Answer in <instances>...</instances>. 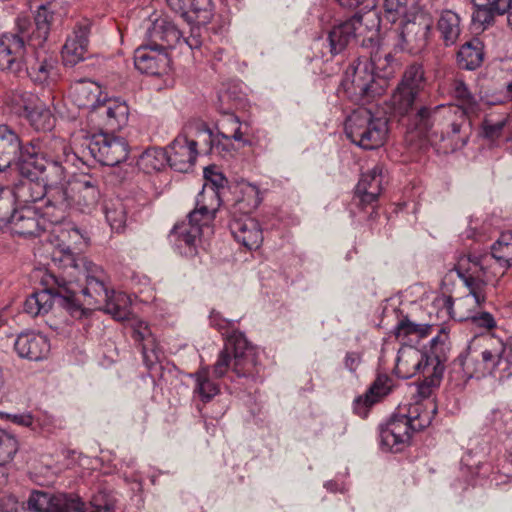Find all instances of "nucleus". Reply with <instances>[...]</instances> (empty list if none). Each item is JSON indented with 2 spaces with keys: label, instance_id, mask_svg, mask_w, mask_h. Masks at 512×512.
<instances>
[{
  "label": "nucleus",
  "instance_id": "1",
  "mask_svg": "<svg viewBox=\"0 0 512 512\" xmlns=\"http://www.w3.org/2000/svg\"><path fill=\"white\" fill-rule=\"evenodd\" d=\"M426 87L423 65L413 63L407 66L390 98L393 115L408 117L409 122L420 132L426 133L440 126L443 137L459 135L456 145L465 146L472 130L471 118L477 114L445 104L433 106L425 103L423 94Z\"/></svg>",
  "mask_w": 512,
  "mask_h": 512
},
{
  "label": "nucleus",
  "instance_id": "2",
  "mask_svg": "<svg viewBox=\"0 0 512 512\" xmlns=\"http://www.w3.org/2000/svg\"><path fill=\"white\" fill-rule=\"evenodd\" d=\"M379 62L380 58L376 57L371 62L358 60L346 70L341 83L346 96L361 105L347 117L345 134L352 143L365 150L381 147L388 135L387 118L376 117L363 107L386 91L387 81L374 73V66L383 67Z\"/></svg>",
  "mask_w": 512,
  "mask_h": 512
},
{
  "label": "nucleus",
  "instance_id": "3",
  "mask_svg": "<svg viewBox=\"0 0 512 512\" xmlns=\"http://www.w3.org/2000/svg\"><path fill=\"white\" fill-rule=\"evenodd\" d=\"M50 146L54 155L48 152L39 154L35 146H31L30 155L21 164L20 174L39 178L48 188V201L56 206L58 215H62L68 213L73 202L65 164L73 163L77 156L62 139L53 140Z\"/></svg>",
  "mask_w": 512,
  "mask_h": 512
},
{
  "label": "nucleus",
  "instance_id": "4",
  "mask_svg": "<svg viewBox=\"0 0 512 512\" xmlns=\"http://www.w3.org/2000/svg\"><path fill=\"white\" fill-rule=\"evenodd\" d=\"M210 325L226 335L225 348L220 352L214 364L216 377H223L231 365L230 351L233 353V372L239 378L256 382L260 377L261 366L257 359V349L251 345L245 335L235 329L236 321L223 318L219 312L212 311Z\"/></svg>",
  "mask_w": 512,
  "mask_h": 512
},
{
  "label": "nucleus",
  "instance_id": "5",
  "mask_svg": "<svg viewBox=\"0 0 512 512\" xmlns=\"http://www.w3.org/2000/svg\"><path fill=\"white\" fill-rule=\"evenodd\" d=\"M458 359L471 377L491 375L499 380L509 379L512 376V337L502 342L489 334L476 335Z\"/></svg>",
  "mask_w": 512,
  "mask_h": 512
},
{
  "label": "nucleus",
  "instance_id": "6",
  "mask_svg": "<svg viewBox=\"0 0 512 512\" xmlns=\"http://www.w3.org/2000/svg\"><path fill=\"white\" fill-rule=\"evenodd\" d=\"M422 0H384L386 17L395 22L396 16L407 17L397 33L395 48L402 52L418 54L425 49L431 34V21L419 14Z\"/></svg>",
  "mask_w": 512,
  "mask_h": 512
},
{
  "label": "nucleus",
  "instance_id": "7",
  "mask_svg": "<svg viewBox=\"0 0 512 512\" xmlns=\"http://www.w3.org/2000/svg\"><path fill=\"white\" fill-rule=\"evenodd\" d=\"M424 405L410 404L407 413L394 415L380 426V445L382 450L400 452L407 445L414 431L428 427L437 413V405L432 401Z\"/></svg>",
  "mask_w": 512,
  "mask_h": 512
},
{
  "label": "nucleus",
  "instance_id": "8",
  "mask_svg": "<svg viewBox=\"0 0 512 512\" xmlns=\"http://www.w3.org/2000/svg\"><path fill=\"white\" fill-rule=\"evenodd\" d=\"M45 288L28 296L24 302V312L32 317L47 314L54 303L66 309L71 316L80 318L84 314L82 304L75 299L73 280L63 275L48 274L43 279Z\"/></svg>",
  "mask_w": 512,
  "mask_h": 512
},
{
  "label": "nucleus",
  "instance_id": "9",
  "mask_svg": "<svg viewBox=\"0 0 512 512\" xmlns=\"http://www.w3.org/2000/svg\"><path fill=\"white\" fill-rule=\"evenodd\" d=\"M116 502L114 494L107 491L94 494L88 505L72 494L33 491L27 506L36 512H116Z\"/></svg>",
  "mask_w": 512,
  "mask_h": 512
},
{
  "label": "nucleus",
  "instance_id": "10",
  "mask_svg": "<svg viewBox=\"0 0 512 512\" xmlns=\"http://www.w3.org/2000/svg\"><path fill=\"white\" fill-rule=\"evenodd\" d=\"M238 197L230 208L229 230L234 239L249 250L257 249L263 241V232L259 222L248 214L256 209L261 199L255 185L247 184L241 188Z\"/></svg>",
  "mask_w": 512,
  "mask_h": 512
},
{
  "label": "nucleus",
  "instance_id": "11",
  "mask_svg": "<svg viewBox=\"0 0 512 512\" xmlns=\"http://www.w3.org/2000/svg\"><path fill=\"white\" fill-rule=\"evenodd\" d=\"M379 20L375 11L364 14L355 13L352 17L332 26L325 38L320 37L313 43L315 49L321 47V56L333 58L344 55L353 42L364 36L367 30L378 28Z\"/></svg>",
  "mask_w": 512,
  "mask_h": 512
},
{
  "label": "nucleus",
  "instance_id": "12",
  "mask_svg": "<svg viewBox=\"0 0 512 512\" xmlns=\"http://www.w3.org/2000/svg\"><path fill=\"white\" fill-rule=\"evenodd\" d=\"M491 266L492 257L488 253H468L458 258L455 271L470 291L469 295L462 300L463 303L473 302L481 306L485 302L484 288L495 275V272L491 271Z\"/></svg>",
  "mask_w": 512,
  "mask_h": 512
},
{
  "label": "nucleus",
  "instance_id": "13",
  "mask_svg": "<svg viewBox=\"0 0 512 512\" xmlns=\"http://www.w3.org/2000/svg\"><path fill=\"white\" fill-rule=\"evenodd\" d=\"M61 275L67 280H73L75 295L81 292L84 302L89 306L100 308L111 292L107 285V273L101 266L91 261H82L78 270H68Z\"/></svg>",
  "mask_w": 512,
  "mask_h": 512
},
{
  "label": "nucleus",
  "instance_id": "14",
  "mask_svg": "<svg viewBox=\"0 0 512 512\" xmlns=\"http://www.w3.org/2000/svg\"><path fill=\"white\" fill-rule=\"evenodd\" d=\"M187 218V221L174 225L169 240L179 254L192 257L197 253L203 227L209 226L214 220L212 208L201 205L200 208H194Z\"/></svg>",
  "mask_w": 512,
  "mask_h": 512
},
{
  "label": "nucleus",
  "instance_id": "15",
  "mask_svg": "<svg viewBox=\"0 0 512 512\" xmlns=\"http://www.w3.org/2000/svg\"><path fill=\"white\" fill-rule=\"evenodd\" d=\"M28 23L24 19H17L16 32L0 35V70L8 71L19 76L24 72L25 55L33 47L27 44Z\"/></svg>",
  "mask_w": 512,
  "mask_h": 512
},
{
  "label": "nucleus",
  "instance_id": "16",
  "mask_svg": "<svg viewBox=\"0 0 512 512\" xmlns=\"http://www.w3.org/2000/svg\"><path fill=\"white\" fill-rule=\"evenodd\" d=\"M57 237L59 242L52 254L53 262L63 272L78 270L82 261H87L81 256L82 249L87 244L85 235L78 227L69 223L59 230Z\"/></svg>",
  "mask_w": 512,
  "mask_h": 512
},
{
  "label": "nucleus",
  "instance_id": "17",
  "mask_svg": "<svg viewBox=\"0 0 512 512\" xmlns=\"http://www.w3.org/2000/svg\"><path fill=\"white\" fill-rule=\"evenodd\" d=\"M13 189L17 201L28 204L38 203L37 209H43V216L52 224H60L67 217L68 213L58 215L57 208L48 201V188L39 178L24 177ZM28 206V205H25Z\"/></svg>",
  "mask_w": 512,
  "mask_h": 512
},
{
  "label": "nucleus",
  "instance_id": "18",
  "mask_svg": "<svg viewBox=\"0 0 512 512\" xmlns=\"http://www.w3.org/2000/svg\"><path fill=\"white\" fill-rule=\"evenodd\" d=\"M110 132L93 134L86 144L89 154L100 164L116 166L127 159L129 148L127 141Z\"/></svg>",
  "mask_w": 512,
  "mask_h": 512
},
{
  "label": "nucleus",
  "instance_id": "19",
  "mask_svg": "<svg viewBox=\"0 0 512 512\" xmlns=\"http://www.w3.org/2000/svg\"><path fill=\"white\" fill-rule=\"evenodd\" d=\"M32 143L22 145L19 136L7 125H0V172L15 166L20 172L21 164L31 153Z\"/></svg>",
  "mask_w": 512,
  "mask_h": 512
},
{
  "label": "nucleus",
  "instance_id": "20",
  "mask_svg": "<svg viewBox=\"0 0 512 512\" xmlns=\"http://www.w3.org/2000/svg\"><path fill=\"white\" fill-rule=\"evenodd\" d=\"M32 56L25 55L24 72L37 84L55 82L60 76L58 59L40 48L31 50Z\"/></svg>",
  "mask_w": 512,
  "mask_h": 512
},
{
  "label": "nucleus",
  "instance_id": "21",
  "mask_svg": "<svg viewBox=\"0 0 512 512\" xmlns=\"http://www.w3.org/2000/svg\"><path fill=\"white\" fill-rule=\"evenodd\" d=\"M384 172V166L376 164L372 169L362 173L353 197V202L357 206L362 209L371 207L374 210L386 178Z\"/></svg>",
  "mask_w": 512,
  "mask_h": 512
},
{
  "label": "nucleus",
  "instance_id": "22",
  "mask_svg": "<svg viewBox=\"0 0 512 512\" xmlns=\"http://www.w3.org/2000/svg\"><path fill=\"white\" fill-rule=\"evenodd\" d=\"M98 107L91 120L96 121L97 125L107 132L114 133L127 125L129 108L124 101L106 95Z\"/></svg>",
  "mask_w": 512,
  "mask_h": 512
},
{
  "label": "nucleus",
  "instance_id": "23",
  "mask_svg": "<svg viewBox=\"0 0 512 512\" xmlns=\"http://www.w3.org/2000/svg\"><path fill=\"white\" fill-rule=\"evenodd\" d=\"M54 3L42 4L38 7L34 21L32 22L28 17H18L17 19H24L28 23L27 27V44L28 47L42 48L43 44L48 38L51 25L56 19Z\"/></svg>",
  "mask_w": 512,
  "mask_h": 512
},
{
  "label": "nucleus",
  "instance_id": "24",
  "mask_svg": "<svg viewBox=\"0 0 512 512\" xmlns=\"http://www.w3.org/2000/svg\"><path fill=\"white\" fill-rule=\"evenodd\" d=\"M449 336L445 328H440L438 334L430 341L428 349L422 352L425 360L423 368H426L429 375L432 376V382L441 380L443 377L445 365L449 352Z\"/></svg>",
  "mask_w": 512,
  "mask_h": 512
},
{
  "label": "nucleus",
  "instance_id": "25",
  "mask_svg": "<svg viewBox=\"0 0 512 512\" xmlns=\"http://www.w3.org/2000/svg\"><path fill=\"white\" fill-rule=\"evenodd\" d=\"M168 6L188 24L201 26L213 17L211 0H166Z\"/></svg>",
  "mask_w": 512,
  "mask_h": 512
},
{
  "label": "nucleus",
  "instance_id": "26",
  "mask_svg": "<svg viewBox=\"0 0 512 512\" xmlns=\"http://www.w3.org/2000/svg\"><path fill=\"white\" fill-rule=\"evenodd\" d=\"M169 62L168 54L149 41L134 51L135 68L142 74L160 75L166 71Z\"/></svg>",
  "mask_w": 512,
  "mask_h": 512
},
{
  "label": "nucleus",
  "instance_id": "27",
  "mask_svg": "<svg viewBox=\"0 0 512 512\" xmlns=\"http://www.w3.org/2000/svg\"><path fill=\"white\" fill-rule=\"evenodd\" d=\"M166 150L169 166L178 172H187L191 169L198 155L197 141L189 139L185 134L178 135Z\"/></svg>",
  "mask_w": 512,
  "mask_h": 512
},
{
  "label": "nucleus",
  "instance_id": "28",
  "mask_svg": "<svg viewBox=\"0 0 512 512\" xmlns=\"http://www.w3.org/2000/svg\"><path fill=\"white\" fill-rule=\"evenodd\" d=\"M204 178L206 182L196 198L195 208H200L201 204L207 208H212V215L215 218L221 204L220 191L226 187L228 180L214 167L204 169Z\"/></svg>",
  "mask_w": 512,
  "mask_h": 512
},
{
  "label": "nucleus",
  "instance_id": "29",
  "mask_svg": "<svg viewBox=\"0 0 512 512\" xmlns=\"http://www.w3.org/2000/svg\"><path fill=\"white\" fill-rule=\"evenodd\" d=\"M89 34L90 25L88 23H80L75 26L61 51L65 66L73 67L85 59L88 51Z\"/></svg>",
  "mask_w": 512,
  "mask_h": 512
},
{
  "label": "nucleus",
  "instance_id": "30",
  "mask_svg": "<svg viewBox=\"0 0 512 512\" xmlns=\"http://www.w3.org/2000/svg\"><path fill=\"white\" fill-rule=\"evenodd\" d=\"M36 207L23 206L14 212V217L8 224L11 231L21 237H37L45 230V218L40 216Z\"/></svg>",
  "mask_w": 512,
  "mask_h": 512
},
{
  "label": "nucleus",
  "instance_id": "31",
  "mask_svg": "<svg viewBox=\"0 0 512 512\" xmlns=\"http://www.w3.org/2000/svg\"><path fill=\"white\" fill-rule=\"evenodd\" d=\"M14 349L21 358L40 361L48 355L50 344L48 339L42 334L24 332L17 336L14 342Z\"/></svg>",
  "mask_w": 512,
  "mask_h": 512
},
{
  "label": "nucleus",
  "instance_id": "32",
  "mask_svg": "<svg viewBox=\"0 0 512 512\" xmlns=\"http://www.w3.org/2000/svg\"><path fill=\"white\" fill-rule=\"evenodd\" d=\"M392 390V379L387 375H379L369 389L358 396L353 402L354 412L362 417H367L370 408Z\"/></svg>",
  "mask_w": 512,
  "mask_h": 512
},
{
  "label": "nucleus",
  "instance_id": "33",
  "mask_svg": "<svg viewBox=\"0 0 512 512\" xmlns=\"http://www.w3.org/2000/svg\"><path fill=\"white\" fill-rule=\"evenodd\" d=\"M132 338L141 345L143 362L151 370L159 362L162 351L156 343L149 326L143 321H136L132 325Z\"/></svg>",
  "mask_w": 512,
  "mask_h": 512
},
{
  "label": "nucleus",
  "instance_id": "34",
  "mask_svg": "<svg viewBox=\"0 0 512 512\" xmlns=\"http://www.w3.org/2000/svg\"><path fill=\"white\" fill-rule=\"evenodd\" d=\"M106 95V93L102 92L101 86L93 81L76 83L71 90L74 104L80 109L88 110L91 118L94 117L99 108L98 106L101 105Z\"/></svg>",
  "mask_w": 512,
  "mask_h": 512
},
{
  "label": "nucleus",
  "instance_id": "35",
  "mask_svg": "<svg viewBox=\"0 0 512 512\" xmlns=\"http://www.w3.org/2000/svg\"><path fill=\"white\" fill-rule=\"evenodd\" d=\"M148 41L166 52L182 39V32L176 25L165 19L156 20L147 31Z\"/></svg>",
  "mask_w": 512,
  "mask_h": 512
},
{
  "label": "nucleus",
  "instance_id": "36",
  "mask_svg": "<svg viewBox=\"0 0 512 512\" xmlns=\"http://www.w3.org/2000/svg\"><path fill=\"white\" fill-rule=\"evenodd\" d=\"M425 360L422 351L412 346H403L398 350L394 373L402 379H409L418 372L423 373Z\"/></svg>",
  "mask_w": 512,
  "mask_h": 512
},
{
  "label": "nucleus",
  "instance_id": "37",
  "mask_svg": "<svg viewBox=\"0 0 512 512\" xmlns=\"http://www.w3.org/2000/svg\"><path fill=\"white\" fill-rule=\"evenodd\" d=\"M70 195L73 198L70 209L76 206L80 211H89L97 204L100 198V191L96 185V180L89 178L79 180L73 185H69Z\"/></svg>",
  "mask_w": 512,
  "mask_h": 512
},
{
  "label": "nucleus",
  "instance_id": "38",
  "mask_svg": "<svg viewBox=\"0 0 512 512\" xmlns=\"http://www.w3.org/2000/svg\"><path fill=\"white\" fill-rule=\"evenodd\" d=\"M436 30L446 47L455 45L462 32L460 15L451 9L441 10L437 18Z\"/></svg>",
  "mask_w": 512,
  "mask_h": 512
},
{
  "label": "nucleus",
  "instance_id": "39",
  "mask_svg": "<svg viewBox=\"0 0 512 512\" xmlns=\"http://www.w3.org/2000/svg\"><path fill=\"white\" fill-rule=\"evenodd\" d=\"M484 59L483 43L478 38L463 44L457 54L458 64L462 69L475 70Z\"/></svg>",
  "mask_w": 512,
  "mask_h": 512
},
{
  "label": "nucleus",
  "instance_id": "40",
  "mask_svg": "<svg viewBox=\"0 0 512 512\" xmlns=\"http://www.w3.org/2000/svg\"><path fill=\"white\" fill-rule=\"evenodd\" d=\"M102 304L104 305L103 310L118 321L128 320L132 314L131 299L124 292L111 290L108 299L104 300Z\"/></svg>",
  "mask_w": 512,
  "mask_h": 512
},
{
  "label": "nucleus",
  "instance_id": "41",
  "mask_svg": "<svg viewBox=\"0 0 512 512\" xmlns=\"http://www.w3.org/2000/svg\"><path fill=\"white\" fill-rule=\"evenodd\" d=\"M24 116L36 131H50L54 127V116L43 103L25 106Z\"/></svg>",
  "mask_w": 512,
  "mask_h": 512
},
{
  "label": "nucleus",
  "instance_id": "42",
  "mask_svg": "<svg viewBox=\"0 0 512 512\" xmlns=\"http://www.w3.org/2000/svg\"><path fill=\"white\" fill-rule=\"evenodd\" d=\"M103 211L110 228L115 232L124 230L127 223V207L122 199H110L105 202Z\"/></svg>",
  "mask_w": 512,
  "mask_h": 512
},
{
  "label": "nucleus",
  "instance_id": "43",
  "mask_svg": "<svg viewBox=\"0 0 512 512\" xmlns=\"http://www.w3.org/2000/svg\"><path fill=\"white\" fill-rule=\"evenodd\" d=\"M492 261L501 268L507 269L512 266V233H503L491 246Z\"/></svg>",
  "mask_w": 512,
  "mask_h": 512
},
{
  "label": "nucleus",
  "instance_id": "44",
  "mask_svg": "<svg viewBox=\"0 0 512 512\" xmlns=\"http://www.w3.org/2000/svg\"><path fill=\"white\" fill-rule=\"evenodd\" d=\"M453 95L456 104H448L447 106L459 107L461 110L478 114L480 111V105L475 96L470 92L467 85L462 80H455L453 83Z\"/></svg>",
  "mask_w": 512,
  "mask_h": 512
},
{
  "label": "nucleus",
  "instance_id": "45",
  "mask_svg": "<svg viewBox=\"0 0 512 512\" xmlns=\"http://www.w3.org/2000/svg\"><path fill=\"white\" fill-rule=\"evenodd\" d=\"M491 470V467L488 463L476 462L473 460L471 453L465 455L461 460V477L465 478V483L475 486L478 483V480L475 476L479 478L486 477Z\"/></svg>",
  "mask_w": 512,
  "mask_h": 512
},
{
  "label": "nucleus",
  "instance_id": "46",
  "mask_svg": "<svg viewBox=\"0 0 512 512\" xmlns=\"http://www.w3.org/2000/svg\"><path fill=\"white\" fill-rule=\"evenodd\" d=\"M169 165L168 151L164 148H150L144 151L139 159V165L147 172L160 171Z\"/></svg>",
  "mask_w": 512,
  "mask_h": 512
},
{
  "label": "nucleus",
  "instance_id": "47",
  "mask_svg": "<svg viewBox=\"0 0 512 512\" xmlns=\"http://www.w3.org/2000/svg\"><path fill=\"white\" fill-rule=\"evenodd\" d=\"M16 195L10 188L0 187V229L8 226L18 209L14 207Z\"/></svg>",
  "mask_w": 512,
  "mask_h": 512
},
{
  "label": "nucleus",
  "instance_id": "48",
  "mask_svg": "<svg viewBox=\"0 0 512 512\" xmlns=\"http://www.w3.org/2000/svg\"><path fill=\"white\" fill-rule=\"evenodd\" d=\"M19 450V442L14 434L0 429V466L10 463Z\"/></svg>",
  "mask_w": 512,
  "mask_h": 512
},
{
  "label": "nucleus",
  "instance_id": "49",
  "mask_svg": "<svg viewBox=\"0 0 512 512\" xmlns=\"http://www.w3.org/2000/svg\"><path fill=\"white\" fill-rule=\"evenodd\" d=\"M432 326L429 324H417L409 320L407 316L403 317L394 328L396 338H404L409 335H416L419 338L426 337Z\"/></svg>",
  "mask_w": 512,
  "mask_h": 512
},
{
  "label": "nucleus",
  "instance_id": "50",
  "mask_svg": "<svg viewBox=\"0 0 512 512\" xmlns=\"http://www.w3.org/2000/svg\"><path fill=\"white\" fill-rule=\"evenodd\" d=\"M186 129L189 133L193 134L197 138V145L200 143L205 146L204 151L210 153L212 144L215 139V133L210 129L206 123L202 121L190 122Z\"/></svg>",
  "mask_w": 512,
  "mask_h": 512
},
{
  "label": "nucleus",
  "instance_id": "51",
  "mask_svg": "<svg viewBox=\"0 0 512 512\" xmlns=\"http://www.w3.org/2000/svg\"><path fill=\"white\" fill-rule=\"evenodd\" d=\"M196 379L195 391L205 402L210 401L219 393V387L209 377L206 371H199L194 375Z\"/></svg>",
  "mask_w": 512,
  "mask_h": 512
},
{
  "label": "nucleus",
  "instance_id": "52",
  "mask_svg": "<svg viewBox=\"0 0 512 512\" xmlns=\"http://www.w3.org/2000/svg\"><path fill=\"white\" fill-rule=\"evenodd\" d=\"M506 124V118H501L496 121L491 118H485L482 122V134L486 139L490 141L499 139L502 136L503 129Z\"/></svg>",
  "mask_w": 512,
  "mask_h": 512
},
{
  "label": "nucleus",
  "instance_id": "53",
  "mask_svg": "<svg viewBox=\"0 0 512 512\" xmlns=\"http://www.w3.org/2000/svg\"><path fill=\"white\" fill-rule=\"evenodd\" d=\"M422 374L424 376V380L418 387V394L423 398V401H416L414 404L419 403L424 405L423 410L425 411L427 402L432 401L436 405L435 401L430 399L429 396L431 394L432 387L438 386L440 380L432 382V376L429 375V372L426 368H423Z\"/></svg>",
  "mask_w": 512,
  "mask_h": 512
},
{
  "label": "nucleus",
  "instance_id": "54",
  "mask_svg": "<svg viewBox=\"0 0 512 512\" xmlns=\"http://www.w3.org/2000/svg\"><path fill=\"white\" fill-rule=\"evenodd\" d=\"M459 320H470L471 323L479 328L491 330L496 327V321L489 312H476L466 317H460Z\"/></svg>",
  "mask_w": 512,
  "mask_h": 512
},
{
  "label": "nucleus",
  "instance_id": "55",
  "mask_svg": "<svg viewBox=\"0 0 512 512\" xmlns=\"http://www.w3.org/2000/svg\"><path fill=\"white\" fill-rule=\"evenodd\" d=\"M488 420L494 430L502 431L512 422V415L508 410L495 409L489 414Z\"/></svg>",
  "mask_w": 512,
  "mask_h": 512
},
{
  "label": "nucleus",
  "instance_id": "56",
  "mask_svg": "<svg viewBox=\"0 0 512 512\" xmlns=\"http://www.w3.org/2000/svg\"><path fill=\"white\" fill-rule=\"evenodd\" d=\"M233 148V143L229 137V135L224 134L223 132L215 133V139L212 144V148L210 154H218L225 155L229 153Z\"/></svg>",
  "mask_w": 512,
  "mask_h": 512
},
{
  "label": "nucleus",
  "instance_id": "57",
  "mask_svg": "<svg viewBox=\"0 0 512 512\" xmlns=\"http://www.w3.org/2000/svg\"><path fill=\"white\" fill-rule=\"evenodd\" d=\"M474 8L475 10L472 14V20L474 23H479L481 25H489L494 19V14H497L494 4Z\"/></svg>",
  "mask_w": 512,
  "mask_h": 512
},
{
  "label": "nucleus",
  "instance_id": "58",
  "mask_svg": "<svg viewBox=\"0 0 512 512\" xmlns=\"http://www.w3.org/2000/svg\"><path fill=\"white\" fill-rule=\"evenodd\" d=\"M33 431L37 433L49 432L53 424V418L48 414L34 416Z\"/></svg>",
  "mask_w": 512,
  "mask_h": 512
},
{
  "label": "nucleus",
  "instance_id": "59",
  "mask_svg": "<svg viewBox=\"0 0 512 512\" xmlns=\"http://www.w3.org/2000/svg\"><path fill=\"white\" fill-rule=\"evenodd\" d=\"M362 361V355L359 352H347L344 358V366L347 370L354 373Z\"/></svg>",
  "mask_w": 512,
  "mask_h": 512
},
{
  "label": "nucleus",
  "instance_id": "60",
  "mask_svg": "<svg viewBox=\"0 0 512 512\" xmlns=\"http://www.w3.org/2000/svg\"><path fill=\"white\" fill-rule=\"evenodd\" d=\"M10 420L17 425L29 427L33 431L34 415L31 413H20L9 415Z\"/></svg>",
  "mask_w": 512,
  "mask_h": 512
},
{
  "label": "nucleus",
  "instance_id": "61",
  "mask_svg": "<svg viewBox=\"0 0 512 512\" xmlns=\"http://www.w3.org/2000/svg\"><path fill=\"white\" fill-rule=\"evenodd\" d=\"M227 121L236 125L233 133L229 136L230 139L247 144L248 141L243 138L244 133L242 132V125L240 124L238 117H236L234 114H229Z\"/></svg>",
  "mask_w": 512,
  "mask_h": 512
},
{
  "label": "nucleus",
  "instance_id": "62",
  "mask_svg": "<svg viewBox=\"0 0 512 512\" xmlns=\"http://www.w3.org/2000/svg\"><path fill=\"white\" fill-rule=\"evenodd\" d=\"M489 228L483 227L481 230L478 228L477 223L471 221L469 229L466 231L467 238H475L479 241L487 234Z\"/></svg>",
  "mask_w": 512,
  "mask_h": 512
},
{
  "label": "nucleus",
  "instance_id": "63",
  "mask_svg": "<svg viewBox=\"0 0 512 512\" xmlns=\"http://www.w3.org/2000/svg\"><path fill=\"white\" fill-rule=\"evenodd\" d=\"M496 101L498 103H506L512 101V81L505 85V90L501 92Z\"/></svg>",
  "mask_w": 512,
  "mask_h": 512
},
{
  "label": "nucleus",
  "instance_id": "64",
  "mask_svg": "<svg viewBox=\"0 0 512 512\" xmlns=\"http://www.w3.org/2000/svg\"><path fill=\"white\" fill-rule=\"evenodd\" d=\"M181 40H183L191 49L198 48L201 45V41H200L199 37L194 34V28H192V34L190 37H188V38L182 37Z\"/></svg>",
  "mask_w": 512,
  "mask_h": 512
}]
</instances>
